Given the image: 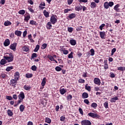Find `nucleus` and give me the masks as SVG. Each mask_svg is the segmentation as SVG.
<instances>
[{"instance_id": "f257e3e1", "label": "nucleus", "mask_w": 125, "mask_h": 125, "mask_svg": "<svg viewBox=\"0 0 125 125\" xmlns=\"http://www.w3.org/2000/svg\"><path fill=\"white\" fill-rule=\"evenodd\" d=\"M7 55H4L3 56V58L5 59L8 62V63H10V62H12L14 60V55L12 53H7Z\"/></svg>"}, {"instance_id": "f03ea898", "label": "nucleus", "mask_w": 125, "mask_h": 125, "mask_svg": "<svg viewBox=\"0 0 125 125\" xmlns=\"http://www.w3.org/2000/svg\"><path fill=\"white\" fill-rule=\"evenodd\" d=\"M56 17V18H55ZM57 16L56 15H52L51 18H50V21L51 23V24H53V25H54V24H55V23H56L57 22Z\"/></svg>"}, {"instance_id": "7ed1b4c3", "label": "nucleus", "mask_w": 125, "mask_h": 125, "mask_svg": "<svg viewBox=\"0 0 125 125\" xmlns=\"http://www.w3.org/2000/svg\"><path fill=\"white\" fill-rule=\"evenodd\" d=\"M88 115L89 117L93 118V119H95V118H97L98 119H99L100 118V116H99V115L96 113H92V112H90L88 113Z\"/></svg>"}, {"instance_id": "20e7f679", "label": "nucleus", "mask_w": 125, "mask_h": 125, "mask_svg": "<svg viewBox=\"0 0 125 125\" xmlns=\"http://www.w3.org/2000/svg\"><path fill=\"white\" fill-rule=\"evenodd\" d=\"M82 125H91V122L88 120H83L81 121Z\"/></svg>"}, {"instance_id": "39448f33", "label": "nucleus", "mask_w": 125, "mask_h": 125, "mask_svg": "<svg viewBox=\"0 0 125 125\" xmlns=\"http://www.w3.org/2000/svg\"><path fill=\"white\" fill-rule=\"evenodd\" d=\"M17 81L18 80H16L15 78V79L11 80L10 85H11V86H14V87H15L16 83H17Z\"/></svg>"}, {"instance_id": "423d86ee", "label": "nucleus", "mask_w": 125, "mask_h": 125, "mask_svg": "<svg viewBox=\"0 0 125 125\" xmlns=\"http://www.w3.org/2000/svg\"><path fill=\"white\" fill-rule=\"evenodd\" d=\"M94 83L97 85H100L101 84V81H100V79L98 78H95L94 79Z\"/></svg>"}, {"instance_id": "0eeeda50", "label": "nucleus", "mask_w": 125, "mask_h": 125, "mask_svg": "<svg viewBox=\"0 0 125 125\" xmlns=\"http://www.w3.org/2000/svg\"><path fill=\"white\" fill-rule=\"evenodd\" d=\"M76 16H77L76 13H71L68 15L67 18L70 20H72V19H74V18H76Z\"/></svg>"}, {"instance_id": "6e6552de", "label": "nucleus", "mask_w": 125, "mask_h": 125, "mask_svg": "<svg viewBox=\"0 0 125 125\" xmlns=\"http://www.w3.org/2000/svg\"><path fill=\"white\" fill-rule=\"evenodd\" d=\"M16 46H17V43H13L10 45V48L12 50L15 51L16 50Z\"/></svg>"}, {"instance_id": "1a4fd4ad", "label": "nucleus", "mask_w": 125, "mask_h": 125, "mask_svg": "<svg viewBox=\"0 0 125 125\" xmlns=\"http://www.w3.org/2000/svg\"><path fill=\"white\" fill-rule=\"evenodd\" d=\"M19 99H22V100H24L25 98V94H24V92L21 91L20 92V94L18 95Z\"/></svg>"}, {"instance_id": "9d476101", "label": "nucleus", "mask_w": 125, "mask_h": 125, "mask_svg": "<svg viewBox=\"0 0 125 125\" xmlns=\"http://www.w3.org/2000/svg\"><path fill=\"white\" fill-rule=\"evenodd\" d=\"M15 79L16 80V81L19 80V78H20V74H19V72L17 71L15 73L14 75Z\"/></svg>"}, {"instance_id": "9b49d317", "label": "nucleus", "mask_w": 125, "mask_h": 125, "mask_svg": "<svg viewBox=\"0 0 125 125\" xmlns=\"http://www.w3.org/2000/svg\"><path fill=\"white\" fill-rule=\"evenodd\" d=\"M3 44L4 46H8V45L10 44V41L9 40V39H6L3 43Z\"/></svg>"}, {"instance_id": "f8f14e48", "label": "nucleus", "mask_w": 125, "mask_h": 125, "mask_svg": "<svg viewBox=\"0 0 125 125\" xmlns=\"http://www.w3.org/2000/svg\"><path fill=\"white\" fill-rule=\"evenodd\" d=\"M82 97L83 99H86V98H88V94L87 92H83L82 94Z\"/></svg>"}, {"instance_id": "ddd939ff", "label": "nucleus", "mask_w": 125, "mask_h": 125, "mask_svg": "<svg viewBox=\"0 0 125 125\" xmlns=\"http://www.w3.org/2000/svg\"><path fill=\"white\" fill-rule=\"evenodd\" d=\"M117 100H119V98H118V97L116 96V97H113L110 99V102L111 103H115L116 101H117Z\"/></svg>"}, {"instance_id": "4468645a", "label": "nucleus", "mask_w": 125, "mask_h": 125, "mask_svg": "<svg viewBox=\"0 0 125 125\" xmlns=\"http://www.w3.org/2000/svg\"><path fill=\"white\" fill-rule=\"evenodd\" d=\"M69 42L71 45H76L77 44V41L74 39L70 40Z\"/></svg>"}, {"instance_id": "2eb2a0df", "label": "nucleus", "mask_w": 125, "mask_h": 125, "mask_svg": "<svg viewBox=\"0 0 125 125\" xmlns=\"http://www.w3.org/2000/svg\"><path fill=\"white\" fill-rule=\"evenodd\" d=\"M82 9H83V6L82 5H78L77 6H76L75 8V10H76V11H81V10H82Z\"/></svg>"}, {"instance_id": "dca6fc26", "label": "nucleus", "mask_w": 125, "mask_h": 125, "mask_svg": "<svg viewBox=\"0 0 125 125\" xmlns=\"http://www.w3.org/2000/svg\"><path fill=\"white\" fill-rule=\"evenodd\" d=\"M31 18V16H30V14H27V15L24 17V21H26L27 22L30 20V19Z\"/></svg>"}, {"instance_id": "f3484780", "label": "nucleus", "mask_w": 125, "mask_h": 125, "mask_svg": "<svg viewBox=\"0 0 125 125\" xmlns=\"http://www.w3.org/2000/svg\"><path fill=\"white\" fill-rule=\"evenodd\" d=\"M119 7H120V5L119 4H117L114 7L113 9L114 10H116L117 12H120V8H119Z\"/></svg>"}, {"instance_id": "a211bd4d", "label": "nucleus", "mask_w": 125, "mask_h": 125, "mask_svg": "<svg viewBox=\"0 0 125 125\" xmlns=\"http://www.w3.org/2000/svg\"><path fill=\"white\" fill-rule=\"evenodd\" d=\"M15 34L18 37H21V35H22V32L19 30H16L15 31Z\"/></svg>"}, {"instance_id": "6ab92c4d", "label": "nucleus", "mask_w": 125, "mask_h": 125, "mask_svg": "<svg viewBox=\"0 0 125 125\" xmlns=\"http://www.w3.org/2000/svg\"><path fill=\"white\" fill-rule=\"evenodd\" d=\"M46 28L47 30H51L52 28V25H51V22H48L46 25Z\"/></svg>"}, {"instance_id": "aec40b11", "label": "nucleus", "mask_w": 125, "mask_h": 125, "mask_svg": "<svg viewBox=\"0 0 125 125\" xmlns=\"http://www.w3.org/2000/svg\"><path fill=\"white\" fill-rule=\"evenodd\" d=\"M6 63H7V61H6V60H5V59H4V58L1 59L0 62V65H4V64H6Z\"/></svg>"}, {"instance_id": "412c9836", "label": "nucleus", "mask_w": 125, "mask_h": 125, "mask_svg": "<svg viewBox=\"0 0 125 125\" xmlns=\"http://www.w3.org/2000/svg\"><path fill=\"white\" fill-rule=\"evenodd\" d=\"M45 83H46V78L44 77L41 83L42 86H44V85H45Z\"/></svg>"}, {"instance_id": "4be33fe9", "label": "nucleus", "mask_w": 125, "mask_h": 125, "mask_svg": "<svg viewBox=\"0 0 125 125\" xmlns=\"http://www.w3.org/2000/svg\"><path fill=\"white\" fill-rule=\"evenodd\" d=\"M6 76H7L6 74L5 73H1L0 75V79L1 80H5V78H6Z\"/></svg>"}, {"instance_id": "5701e85b", "label": "nucleus", "mask_w": 125, "mask_h": 125, "mask_svg": "<svg viewBox=\"0 0 125 125\" xmlns=\"http://www.w3.org/2000/svg\"><path fill=\"white\" fill-rule=\"evenodd\" d=\"M60 92L61 94H62V95H63V94H65V93H66V92H67V90H66L64 88H62L60 90Z\"/></svg>"}, {"instance_id": "b1692460", "label": "nucleus", "mask_w": 125, "mask_h": 125, "mask_svg": "<svg viewBox=\"0 0 125 125\" xmlns=\"http://www.w3.org/2000/svg\"><path fill=\"white\" fill-rule=\"evenodd\" d=\"M43 13V15L45 16V17H46V18H48V17H49V13L46 11V10H44Z\"/></svg>"}, {"instance_id": "393cba45", "label": "nucleus", "mask_w": 125, "mask_h": 125, "mask_svg": "<svg viewBox=\"0 0 125 125\" xmlns=\"http://www.w3.org/2000/svg\"><path fill=\"white\" fill-rule=\"evenodd\" d=\"M31 87H31V86L28 85H25L23 86V88L25 89V90H30Z\"/></svg>"}, {"instance_id": "a878e982", "label": "nucleus", "mask_w": 125, "mask_h": 125, "mask_svg": "<svg viewBox=\"0 0 125 125\" xmlns=\"http://www.w3.org/2000/svg\"><path fill=\"white\" fill-rule=\"evenodd\" d=\"M8 116H9V117H12L13 116V112L11 111L10 109H8L7 111Z\"/></svg>"}, {"instance_id": "bb28decb", "label": "nucleus", "mask_w": 125, "mask_h": 125, "mask_svg": "<svg viewBox=\"0 0 125 125\" xmlns=\"http://www.w3.org/2000/svg\"><path fill=\"white\" fill-rule=\"evenodd\" d=\"M45 123H47V124H51V119L48 117H46L45 118Z\"/></svg>"}, {"instance_id": "cd10ccee", "label": "nucleus", "mask_w": 125, "mask_h": 125, "mask_svg": "<svg viewBox=\"0 0 125 125\" xmlns=\"http://www.w3.org/2000/svg\"><path fill=\"white\" fill-rule=\"evenodd\" d=\"M100 35L101 39H104V37H105V32L104 31H100Z\"/></svg>"}, {"instance_id": "c85d7f7f", "label": "nucleus", "mask_w": 125, "mask_h": 125, "mask_svg": "<svg viewBox=\"0 0 125 125\" xmlns=\"http://www.w3.org/2000/svg\"><path fill=\"white\" fill-rule=\"evenodd\" d=\"M104 6L105 9H108V8H109V6L108 1H106L104 3Z\"/></svg>"}, {"instance_id": "c756f323", "label": "nucleus", "mask_w": 125, "mask_h": 125, "mask_svg": "<svg viewBox=\"0 0 125 125\" xmlns=\"http://www.w3.org/2000/svg\"><path fill=\"white\" fill-rule=\"evenodd\" d=\"M25 109V106L23 104H21L20 106V110L21 112H24V110Z\"/></svg>"}, {"instance_id": "7c9ffc66", "label": "nucleus", "mask_w": 125, "mask_h": 125, "mask_svg": "<svg viewBox=\"0 0 125 125\" xmlns=\"http://www.w3.org/2000/svg\"><path fill=\"white\" fill-rule=\"evenodd\" d=\"M36 57H38V55L36 53H34L32 54V56L31 57V60L32 59H34L36 58Z\"/></svg>"}, {"instance_id": "2f4dec72", "label": "nucleus", "mask_w": 125, "mask_h": 125, "mask_svg": "<svg viewBox=\"0 0 125 125\" xmlns=\"http://www.w3.org/2000/svg\"><path fill=\"white\" fill-rule=\"evenodd\" d=\"M11 22H10L9 21H7L4 23V26H10V25H11Z\"/></svg>"}, {"instance_id": "473e14b6", "label": "nucleus", "mask_w": 125, "mask_h": 125, "mask_svg": "<svg viewBox=\"0 0 125 125\" xmlns=\"http://www.w3.org/2000/svg\"><path fill=\"white\" fill-rule=\"evenodd\" d=\"M85 89L88 90V91H90L91 90V86H87V84L85 85Z\"/></svg>"}, {"instance_id": "72a5a7b5", "label": "nucleus", "mask_w": 125, "mask_h": 125, "mask_svg": "<svg viewBox=\"0 0 125 125\" xmlns=\"http://www.w3.org/2000/svg\"><path fill=\"white\" fill-rule=\"evenodd\" d=\"M104 106L105 109H108L109 108V105L108 104V101H106L104 103Z\"/></svg>"}, {"instance_id": "f704fd0d", "label": "nucleus", "mask_w": 125, "mask_h": 125, "mask_svg": "<svg viewBox=\"0 0 125 125\" xmlns=\"http://www.w3.org/2000/svg\"><path fill=\"white\" fill-rule=\"evenodd\" d=\"M90 7H91L92 8H94L96 7V3H95V2H91Z\"/></svg>"}, {"instance_id": "c9c22d12", "label": "nucleus", "mask_w": 125, "mask_h": 125, "mask_svg": "<svg viewBox=\"0 0 125 125\" xmlns=\"http://www.w3.org/2000/svg\"><path fill=\"white\" fill-rule=\"evenodd\" d=\"M22 50L23 51H25L26 52H28V51H29V47L27 46H23L22 47Z\"/></svg>"}, {"instance_id": "e433bc0d", "label": "nucleus", "mask_w": 125, "mask_h": 125, "mask_svg": "<svg viewBox=\"0 0 125 125\" xmlns=\"http://www.w3.org/2000/svg\"><path fill=\"white\" fill-rule=\"evenodd\" d=\"M39 49H40V45L38 44L36 46L34 50V52H38Z\"/></svg>"}, {"instance_id": "4c0bfd02", "label": "nucleus", "mask_w": 125, "mask_h": 125, "mask_svg": "<svg viewBox=\"0 0 125 125\" xmlns=\"http://www.w3.org/2000/svg\"><path fill=\"white\" fill-rule=\"evenodd\" d=\"M13 69V66H8L7 67V68H6V71L7 72H9V71H11V70H12Z\"/></svg>"}, {"instance_id": "58836bf2", "label": "nucleus", "mask_w": 125, "mask_h": 125, "mask_svg": "<svg viewBox=\"0 0 125 125\" xmlns=\"http://www.w3.org/2000/svg\"><path fill=\"white\" fill-rule=\"evenodd\" d=\"M30 25H38V23H37V21H34V20H31L30 21Z\"/></svg>"}, {"instance_id": "ea45409f", "label": "nucleus", "mask_w": 125, "mask_h": 125, "mask_svg": "<svg viewBox=\"0 0 125 125\" xmlns=\"http://www.w3.org/2000/svg\"><path fill=\"white\" fill-rule=\"evenodd\" d=\"M117 70L118 71H120V70L122 71H125V67H123V66L118 67H117Z\"/></svg>"}, {"instance_id": "a19ab883", "label": "nucleus", "mask_w": 125, "mask_h": 125, "mask_svg": "<svg viewBox=\"0 0 125 125\" xmlns=\"http://www.w3.org/2000/svg\"><path fill=\"white\" fill-rule=\"evenodd\" d=\"M91 106L94 109H96V107H97V104H96V103H92Z\"/></svg>"}, {"instance_id": "79ce46f5", "label": "nucleus", "mask_w": 125, "mask_h": 125, "mask_svg": "<svg viewBox=\"0 0 125 125\" xmlns=\"http://www.w3.org/2000/svg\"><path fill=\"white\" fill-rule=\"evenodd\" d=\"M47 57L50 60V61H53V60H54V58L51 55H48Z\"/></svg>"}, {"instance_id": "37998d69", "label": "nucleus", "mask_w": 125, "mask_h": 125, "mask_svg": "<svg viewBox=\"0 0 125 125\" xmlns=\"http://www.w3.org/2000/svg\"><path fill=\"white\" fill-rule=\"evenodd\" d=\"M19 14H21V15H24L25 14V10H20L19 12Z\"/></svg>"}, {"instance_id": "c03bdc74", "label": "nucleus", "mask_w": 125, "mask_h": 125, "mask_svg": "<svg viewBox=\"0 0 125 125\" xmlns=\"http://www.w3.org/2000/svg\"><path fill=\"white\" fill-rule=\"evenodd\" d=\"M25 77L26 78H32L33 77V74L27 73L25 75Z\"/></svg>"}, {"instance_id": "a18cd8bd", "label": "nucleus", "mask_w": 125, "mask_h": 125, "mask_svg": "<svg viewBox=\"0 0 125 125\" xmlns=\"http://www.w3.org/2000/svg\"><path fill=\"white\" fill-rule=\"evenodd\" d=\"M47 46V44L44 43L42 44V49H45Z\"/></svg>"}, {"instance_id": "49530a36", "label": "nucleus", "mask_w": 125, "mask_h": 125, "mask_svg": "<svg viewBox=\"0 0 125 125\" xmlns=\"http://www.w3.org/2000/svg\"><path fill=\"white\" fill-rule=\"evenodd\" d=\"M55 70L57 72H60L62 70V68L60 66H57L55 67Z\"/></svg>"}, {"instance_id": "de8ad7c7", "label": "nucleus", "mask_w": 125, "mask_h": 125, "mask_svg": "<svg viewBox=\"0 0 125 125\" xmlns=\"http://www.w3.org/2000/svg\"><path fill=\"white\" fill-rule=\"evenodd\" d=\"M67 30L69 32V33H72V32L74 31V28L73 27H68Z\"/></svg>"}, {"instance_id": "09e8293b", "label": "nucleus", "mask_w": 125, "mask_h": 125, "mask_svg": "<svg viewBox=\"0 0 125 125\" xmlns=\"http://www.w3.org/2000/svg\"><path fill=\"white\" fill-rule=\"evenodd\" d=\"M37 67L36 65H33L31 66V70L32 71H37Z\"/></svg>"}, {"instance_id": "8fccbe9b", "label": "nucleus", "mask_w": 125, "mask_h": 125, "mask_svg": "<svg viewBox=\"0 0 125 125\" xmlns=\"http://www.w3.org/2000/svg\"><path fill=\"white\" fill-rule=\"evenodd\" d=\"M65 120H66V117H65V116L63 115L61 117L60 121H61V122H64Z\"/></svg>"}, {"instance_id": "3c124183", "label": "nucleus", "mask_w": 125, "mask_h": 125, "mask_svg": "<svg viewBox=\"0 0 125 125\" xmlns=\"http://www.w3.org/2000/svg\"><path fill=\"white\" fill-rule=\"evenodd\" d=\"M90 52H91V56H93L95 54L94 50L93 48H92V49H90Z\"/></svg>"}, {"instance_id": "603ef678", "label": "nucleus", "mask_w": 125, "mask_h": 125, "mask_svg": "<svg viewBox=\"0 0 125 125\" xmlns=\"http://www.w3.org/2000/svg\"><path fill=\"white\" fill-rule=\"evenodd\" d=\"M73 53V52H71L68 56V58H74Z\"/></svg>"}, {"instance_id": "864d4df0", "label": "nucleus", "mask_w": 125, "mask_h": 125, "mask_svg": "<svg viewBox=\"0 0 125 125\" xmlns=\"http://www.w3.org/2000/svg\"><path fill=\"white\" fill-rule=\"evenodd\" d=\"M84 80L83 79H79L78 80V82L80 83H84Z\"/></svg>"}, {"instance_id": "5fc2aeb1", "label": "nucleus", "mask_w": 125, "mask_h": 125, "mask_svg": "<svg viewBox=\"0 0 125 125\" xmlns=\"http://www.w3.org/2000/svg\"><path fill=\"white\" fill-rule=\"evenodd\" d=\"M6 99H7V100H12L13 98L11 96H6Z\"/></svg>"}, {"instance_id": "6e6d98bb", "label": "nucleus", "mask_w": 125, "mask_h": 125, "mask_svg": "<svg viewBox=\"0 0 125 125\" xmlns=\"http://www.w3.org/2000/svg\"><path fill=\"white\" fill-rule=\"evenodd\" d=\"M117 49H116V48H114L111 50V55H114V53H115V52H116Z\"/></svg>"}, {"instance_id": "4d7b16f0", "label": "nucleus", "mask_w": 125, "mask_h": 125, "mask_svg": "<svg viewBox=\"0 0 125 125\" xmlns=\"http://www.w3.org/2000/svg\"><path fill=\"white\" fill-rule=\"evenodd\" d=\"M105 27V24L103 23L100 26L99 28L101 31H102L103 30V27Z\"/></svg>"}, {"instance_id": "13d9d810", "label": "nucleus", "mask_w": 125, "mask_h": 125, "mask_svg": "<svg viewBox=\"0 0 125 125\" xmlns=\"http://www.w3.org/2000/svg\"><path fill=\"white\" fill-rule=\"evenodd\" d=\"M108 5L110 7H112V6H113V5H114V2H113V1H109L108 2Z\"/></svg>"}, {"instance_id": "bf43d9fd", "label": "nucleus", "mask_w": 125, "mask_h": 125, "mask_svg": "<svg viewBox=\"0 0 125 125\" xmlns=\"http://www.w3.org/2000/svg\"><path fill=\"white\" fill-rule=\"evenodd\" d=\"M13 98L15 100H17V99L18 98V96L16 94L13 95Z\"/></svg>"}, {"instance_id": "052dcab7", "label": "nucleus", "mask_w": 125, "mask_h": 125, "mask_svg": "<svg viewBox=\"0 0 125 125\" xmlns=\"http://www.w3.org/2000/svg\"><path fill=\"white\" fill-rule=\"evenodd\" d=\"M79 113H80L81 115H83V109H82V108H79Z\"/></svg>"}, {"instance_id": "680f3d73", "label": "nucleus", "mask_w": 125, "mask_h": 125, "mask_svg": "<svg viewBox=\"0 0 125 125\" xmlns=\"http://www.w3.org/2000/svg\"><path fill=\"white\" fill-rule=\"evenodd\" d=\"M73 1L74 0H67L68 4H69V5L72 4V3H73Z\"/></svg>"}, {"instance_id": "e2e57ef3", "label": "nucleus", "mask_w": 125, "mask_h": 125, "mask_svg": "<svg viewBox=\"0 0 125 125\" xmlns=\"http://www.w3.org/2000/svg\"><path fill=\"white\" fill-rule=\"evenodd\" d=\"M84 103H85V104H87V105H88V104H89V101H88L87 99H85L84 100Z\"/></svg>"}, {"instance_id": "0e129e2a", "label": "nucleus", "mask_w": 125, "mask_h": 125, "mask_svg": "<svg viewBox=\"0 0 125 125\" xmlns=\"http://www.w3.org/2000/svg\"><path fill=\"white\" fill-rule=\"evenodd\" d=\"M69 11H71L70 9H65L64 10V13H68Z\"/></svg>"}, {"instance_id": "69168bd1", "label": "nucleus", "mask_w": 125, "mask_h": 125, "mask_svg": "<svg viewBox=\"0 0 125 125\" xmlns=\"http://www.w3.org/2000/svg\"><path fill=\"white\" fill-rule=\"evenodd\" d=\"M63 54L67 55L68 53H69V51L68 50H65V49L64 50L63 52H62Z\"/></svg>"}, {"instance_id": "338daca9", "label": "nucleus", "mask_w": 125, "mask_h": 125, "mask_svg": "<svg viewBox=\"0 0 125 125\" xmlns=\"http://www.w3.org/2000/svg\"><path fill=\"white\" fill-rule=\"evenodd\" d=\"M26 36H27V31L25 30L23 32V38H25V37H26Z\"/></svg>"}, {"instance_id": "774afa93", "label": "nucleus", "mask_w": 125, "mask_h": 125, "mask_svg": "<svg viewBox=\"0 0 125 125\" xmlns=\"http://www.w3.org/2000/svg\"><path fill=\"white\" fill-rule=\"evenodd\" d=\"M76 31L77 32H79L80 31H82V26H80V27H78L77 28H76Z\"/></svg>"}]
</instances>
